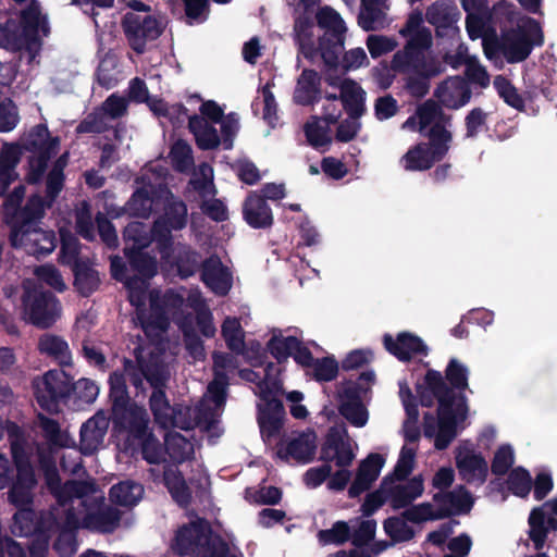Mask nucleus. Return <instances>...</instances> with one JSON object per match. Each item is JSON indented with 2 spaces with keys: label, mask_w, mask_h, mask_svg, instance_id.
<instances>
[{
  "label": "nucleus",
  "mask_w": 557,
  "mask_h": 557,
  "mask_svg": "<svg viewBox=\"0 0 557 557\" xmlns=\"http://www.w3.org/2000/svg\"><path fill=\"white\" fill-rule=\"evenodd\" d=\"M187 221V205L174 198L164 203L163 212L153 221L151 238L163 261L170 262V258L175 252L172 232L184 230Z\"/></svg>",
  "instance_id": "7"
},
{
  "label": "nucleus",
  "mask_w": 557,
  "mask_h": 557,
  "mask_svg": "<svg viewBox=\"0 0 557 557\" xmlns=\"http://www.w3.org/2000/svg\"><path fill=\"white\" fill-rule=\"evenodd\" d=\"M315 20L318 26L324 30L319 37L320 55L327 71H335L345 49L347 27L342 16L331 7L319 9Z\"/></svg>",
  "instance_id": "8"
},
{
  "label": "nucleus",
  "mask_w": 557,
  "mask_h": 557,
  "mask_svg": "<svg viewBox=\"0 0 557 557\" xmlns=\"http://www.w3.org/2000/svg\"><path fill=\"white\" fill-rule=\"evenodd\" d=\"M338 412L356 428H362L368 422V411L362 401L341 403L338 406Z\"/></svg>",
  "instance_id": "64"
},
{
  "label": "nucleus",
  "mask_w": 557,
  "mask_h": 557,
  "mask_svg": "<svg viewBox=\"0 0 557 557\" xmlns=\"http://www.w3.org/2000/svg\"><path fill=\"white\" fill-rule=\"evenodd\" d=\"M153 193L147 187L137 188L126 202L128 213L136 218L148 219L152 212Z\"/></svg>",
  "instance_id": "52"
},
{
  "label": "nucleus",
  "mask_w": 557,
  "mask_h": 557,
  "mask_svg": "<svg viewBox=\"0 0 557 557\" xmlns=\"http://www.w3.org/2000/svg\"><path fill=\"white\" fill-rule=\"evenodd\" d=\"M434 96L445 108L458 110L470 101L472 91L466 79L454 76L440 83Z\"/></svg>",
  "instance_id": "22"
},
{
  "label": "nucleus",
  "mask_w": 557,
  "mask_h": 557,
  "mask_svg": "<svg viewBox=\"0 0 557 557\" xmlns=\"http://www.w3.org/2000/svg\"><path fill=\"white\" fill-rule=\"evenodd\" d=\"M124 286L127 290V300L135 308L136 319L145 315L147 297L149 298V281L139 276H132Z\"/></svg>",
  "instance_id": "46"
},
{
  "label": "nucleus",
  "mask_w": 557,
  "mask_h": 557,
  "mask_svg": "<svg viewBox=\"0 0 557 557\" xmlns=\"http://www.w3.org/2000/svg\"><path fill=\"white\" fill-rule=\"evenodd\" d=\"M221 334L227 348L240 355L245 350V335L239 321L236 318L227 317L221 326Z\"/></svg>",
  "instance_id": "51"
},
{
  "label": "nucleus",
  "mask_w": 557,
  "mask_h": 557,
  "mask_svg": "<svg viewBox=\"0 0 557 557\" xmlns=\"http://www.w3.org/2000/svg\"><path fill=\"white\" fill-rule=\"evenodd\" d=\"M172 265L176 268L177 275L186 280L201 270V255L188 245H178L172 255Z\"/></svg>",
  "instance_id": "43"
},
{
  "label": "nucleus",
  "mask_w": 557,
  "mask_h": 557,
  "mask_svg": "<svg viewBox=\"0 0 557 557\" xmlns=\"http://www.w3.org/2000/svg\"><path fill=\"white\" fill-rule=\"evenodd\" d=\"M422 12L419 10L411 12L399 29V35L409 38L407 42L413 41L416 52L425 53L432 46V34L429 28L422 26Z\"/></svg>",
  "instance_id": "35"
},
{
  "label": "nucleus",
  "mask_w": 557,
  "mask_h": 557,
  "mask_svg": "<svg viewBox=\"0 0 557 557\" xmlns=\"http://www.w3.org/2000/svg\"><path fill=\"white\" fill-rule=\"evenodd\" d=\"M384 532L394 543L410 541L414 536L413 529L407 524V520L401 517H388L383 522Z\"/></svg>",
  "instance_id": "59"
},
{
  "label": "nucleus",
  "mask_w": 557,
  "mask_h": 557,
  "mask_svg": "<svg viewBox=\"0 0 557 557\" xmlns=\"http://www.w3.org/2000/svg\"><path fill=\"white\" fill-rule=\"evenodd\" d=\"M212 534L209 523L199 519L181 527L174 537L172 549L181 556H190L203 546V542L208 540V535Z\"/></svg>",
  "instance_id": "17"
},
{
  "label": "nucleus",
  "mask_w": 557,
  "mask_h": 557,
  "mask_svg": "<svg viewBox=\"0 0 557 557\" xmlns=\"http://www.w3.org/2000/svg\"><path fill=\"white\" fill-rule=\"evenodd\" d=\"M110 128L111 125L108 123V119L97 107L77 124L75 127V134H103Z\"/></svg>",
  "instance_id": "58"
},
{
  "label": "nucleus",
  "mask_w": 557,
  "mask_h": 557,
  "mask_svg": "<svg viewBox=\"0 0 557 557\" xmlns=\"http://www.w3.org/2000/svg\"><path fill=\"white\" fill-rule=\"evenodd\" d=\"M26 188L23 184L7 193L2 206L3 221L10 226V244L13 248H25L29 255H35V244L29 245V235L35 232V194H30L26 205L21 207Z\"/></svg>",
  "instance_id": "5"
},
{
  "label": "nucleus",
  "mask_w": 557,
  "mask_h": 557,
  "mask_svg": "<svg viewBox=\"0 0 557 557\" xmlns=\"http://www.w3.org/2000/svg\"><path fill=\"white\" fill-rule=\"evenodd\" d=\"M432 499L437 505L436 510L444 509L450 512L449 518L469 513L474 503L471 493L463 485L454 491L437 492Z\"/></svg>",
  "instance_id": "31"
},
{
  "label": "nucleus",
  "mask_w": 557,
  "mask_h": 557,
  "mask_svg": "<svg viewBox=\"0 0 557 557\" xmlns=\"http://www.w3.org/2000/svg\"><path fill=\"white\" fill-rule=\"evenodd\" d=\"M385 459L381 454L371 453L360 461L355 479L348 488V496L357 498L371 488L372 484L380 476Z\"/></svg>",
  "instance_id": "20"
},
{
  "label": "nucleus",
  "mask_w": 557,
  "mask_h": 557,
  "mask_svg": "<svg viewBox=\"0 0 557 557\" xmlns=\"http://www.w3.org/2000/svg\"><path fill=\"white\" fill-rule=\"evenodd\" d=\"M297 344L298 338L296 336L273 334L265 344V350L276 360L277 363H283L292 356L294 345Z\"/></svg>",
  "instance_id": "54"
},
{
  "label": "nucleus",
  "mask_w": 557,
  "mask_h": 557,
  "mask_svg": "<svg viewBox=\"0 0 557 557\" xmlns=\"http://www.w3.org/2000/svg\"><path fill=\"white\" fill-rule=\"evenodd\" d=\"M37 426L41 429L42 436L50 447L63 448L69 446V436L61 430L57 420L37 412Z\"/></svg>",
  "instance_id": "48"
},
{
  "label": "nucleus",
  "mask_w": 557,
  "mask_h": 557,
  "mask_svg": "<svg viewBox=\"0 0 557 557\" xmlns=\"http://www.w3.org/2000/svg\"><path fill=\"white\" fill-rule=\"evenodd\" d=\"M244 221L255 230H267L272 227L274 216L272 209L264 197L258 191H249L242 208Z\"/></svg>",
  "instance_id": "23"
},
{
  "label": "nucleus",
  "mask_w": 557,
  "mask_h": 557,
  "mask_svg": "<svg viewBox=\"0 0 557 557\" xmlns=\"http://www.w3.org/2000/svg\"><path fill=\"white\" fill-rule=\"evenodd\" d=\"M109 426V420L102 412L84 422L79 430V451L84 456L94 455L102 444Z\"/></svg>",
  "instance_id": "25"
},
{
  "label": "nucleus",
  "mask_w": 557,
  "mask_h": 557,
  "mask_svg": "<svg viewBox=\"0 0 557 557\" xmlns=\"http://www.w3.org/2000/svg\"><path fill=\"white\" fill-rule=\"evenodd\" d=\"M184 7V21L187 25L205 23L210 14L209 0H182Z\"/></svg>",
  "instance_id": "61"
},
{
  "label": "nucleus",
  "mask_w": 557,
  "mask_h": 557,
  "mask_svg": "<svg viewBox=\"0 0 557 557\" xmlns=\"http://www.w3.org/2000/svg\"><path fill=\"white\" fill-rule=\"evenodd\" d=\"M7 435L13 466L9 458L0 453V490L10 488L8 499L14 507L32 505L35 466L26 451V434L16 422L7 420Z\"/></svg>",
  "instance_id": "3"
},
{
  "label": "nucleus",
  "mask_w": 557,
  "mask_h": 557,
  "mask_svg": "<svg viewBox=\"0 0 557 557\" xmlns=\"http://www.w3.org/2000/svg\"><path fill=\"white\" fill-rule=\"evenodd\" d=\"M317 382H331L338 374V362L334 356L315 358L309 370L306 371Z\"/></svg>",
  "instance_id": "55"
},
{
  "label": "nucleus",
  "mask_w": 557,
  "mask_h": 557,
  "mask_svg": "<svg viewBox=\"0 0 557 557\" xmlns=\"http://www.w3.org/2000/svg\"><path fill=\"white\" fill-rule=\"evenodd\" d=\"M445 376L434 369H428L423 384L417 385L421 405L430 407L432 397L437 400V433L434 447L445 450L456 438L457 426L468 417L469 369L457 358H450L444 371Z\"/></svg>",
  "instance_id": "1"
},
{
  "label": "nucleus",
  "mask_w": 557,
  "mask_h": 557,
  "mask_svg": "<svg viewBox=\"0 0 557 557\" xmlns=\"http://www.w3.org/2000/svg\"><path fill=\"white\" fill-rule=\"evenodd\" d=\"M62 315V305L50 290H42L37 285V329L52 327Z\"/></svg>",
  "instance_id": "36"
},
{
  "label": "nucleus",
  "mask_w": 557,
  "mask_h": 557,
  "mask_svg": "<svg viewBox=\"0 0 557 557\" xmlns=\"http://www.w3.org/2000/svg\"><path fill=\"white\" fill-rule=\"evenodd\" d=\"M392 69L405 74L404 89L416 99L424 98L431 88V79L442 73L441 65L433 58L425 53L414 51V44L406 42L401 50H398L391 61Z\"/></svg>",
  "instance_id": "4"
},
{
  "label": "nucleus",
  "mask_w": 557,
  "mask_h": 557,
  "mask_svg": "<svg viewBox=\"0 0 557 557\" xmlns=\"http://www.w3.org/2000/svg\"><path fill=\"white\" fill-rule=\"evenodd\" d=\"M37 350L54 361L60 368L72 367V351L69 343L60 335L45 333L39 336Z\"/></svg>",
  "instance_id": "33"
},
{
  "label": "nucleus",
  "mask_w": 557,
  "mask_h": 557,
  "mask_svg": "<svg viewBox=\"0 0 557 557\" xmlns=\"http://www.w3.org/2000/svg\"><path fill=\"white\" fill-rule=\"evenodd\" d=\"M37 471L42 473L45 488L59 504L63 497L64 482H62L60 472L57 467L55 458L46 453L37 443Z\"/></svg>",
  "instance_id": "29"
},
{
  "label": "nucleus",
  "mask_w": 557,
  "mask_h": 557,
  "mask_svg": "<svg viewBox=\"0 0 557 557\" xmlns=\"http://www.w3.org/2000/svg\"><path fill=\"white\" fill-rule=\"evenodd\" d=\"M97 492V484L94 479L76 480L70 479L64 482L63 497L59 502V506L65 507L74 498L83 499Z\"/></svg>",
  "instance_id": "50"
},
{
  "label": "nucleus",
  "mask_w": 557,
  "mask_h": 557,
  "mask_svg": "<svg viewBox=\"0 0 557 557\" xmlns=\"http://www.w3.org/2000/svg\"><path fill=\"white\" fill-rule=\"evenodd\" d=\"M27 505L16 507L17 511L13 516V522L10 527L14 536L28 537L27 553L29 557L35 556V509L26 507Z\"/></svg>",
  "instance_id": "40"
},
{
  "label": "nucleus",
  "mask_w": 557,
  "mask_h": 557,
  "mask_svg": "<svg viewBox=\"0 0 557 557\" xmlns=\"http://www.w3.org/2000/svg\"><path fill=\"white\" fill-rule=\"evenodd\" d=\"M321 99V76L313 69H304L298 76L293 101L298 106H313Z\"/></svg>",
  "instance_id": "30"
},
{
  "label": "nucleus",
  "mask_w": 557,
  "mask_h": 557,
  "mask_svg": "<svg viewBox=\"0 0 557 557\" xmlns=\"http://www.w3.org/2000/svg\"><path fill=\"white\" fill-rule=\"evenodd\" d=\"M120 510L109 506L97 511L86 512L82 518V527L101 533H112L120 525Z\"/></svg>",
  "instance_id": "39"
},
{
  "label": "nucleus",
  "mask_w": 557,
  "mask_h": 557,
  "mask_svg": "<svg viewBox=\"0 0 557 557\" xmlns=\"http://www.w3.org/2000/svg\"><path fill=\"white\" fill-rule=\"evenodd\" d=\"M123 238L128 247L147 248L152 240L141 222H131L123 231Z\"/></svg>",
  "instance_id": "63"
},
{
  "label": "nucleus",
  "mask_w": 557,
  "mask_h": 557,
  "mask_svg": "<svg viewBox=\"0 0 557 557\" xmlns=\"http://www.w3.org/2000/svg\"><path fill=\"white\" fill-rule=\"evenodd\" d=\"M121 27L128 47L137 54H144L147 46L156 41L165 28L162 21L154 15L133 12L123 15Z\"/></svg>",
  "instance_id": "13"
},
{
  "label": "nucleus",
  "mask_w": 557,
  "mask_h": 557,
  "mask_svg": "<svg viewBox=\"0 0 557 557\" xmlns=\"http://www.w3.org/2000/svg\"><path fill=\"white\" fill-rule=\"evenodd\" d=\"M151 389L148 404L156 423L165 429L178 426L176 414L180 412V409L170 404L166 396L168 387H154Z\"/></svg>",
  "instance_id": "34"
},
{
  "label": "nucleus",
  "mask_w": 557,
  "mask_h": 557,
  "mask_svg": "<svg viewBox=\"0 0 557 557\" xmlns=\"http://www.w3.org/2000/svg\"><path fill=\"white\" fill-rule=\"evenodd\" d=\"M425 17L435 27L436 36L444 37L454 29L460 12L451 0H438L426 9Z\"/></svg>",
  "instance_id": "27"
},
{
  "label": "nucleus",
  "mask_w": 557,
  "mask_h": 557,
  "mask_svg": "<svg viewBox=\"0 0 557 557\" xmlns=\"http://www.w3.org/2000/svg\"><path fill=\"white\" fill-rule=\"evenodd\" d=\"M127 374L124 369L115 370L110 373L109 400L111 404V420L116 430L122 429L148 416L147 410L143 406H138L132 400L126 384Z\"/></svg>",
  "instance_id": "10"
},
{
  "label": "nucleus",
  "mask_w": 557,
  "mask_h": 557,
  "mask_svg": "<svg viewBox=\"0 0 557 557\" xmlns=\"http://www.w3.org/2000/svg\"><path fill=\"white\" fill-rule=\"evenodd\" d=\"M384 348L399 361L408 362L413 356H426L429 348L421 337L409 332L398 333L396 338L391 334L383 336Z\"/></svg>",
  "instance_id": "19"
},
{
  "label": "nucleus",
  "mask_w": 557,
  "mask_h": 557,
  "mask_svg": "<svg viewBox=\"0 0 557 557\" xmlns=\"http://www.w3.org/2000/svg\"><path fill=\"white\" fill-rule=\"evenodd\" d=\"M73 273L74 286L81 296L89 297L98 289L100 285L98 272L87 261H77L73 265Z\"/></svg>",
  "instance_id": "45"
},
{
  "label": "nucleus",
  "mask_w": 557,
  "mask_h": 557,
  "mask_svg": "<svg viewBox=\"0 0 557 557\" xmlns=\"http://www.w3.org/2000/svg\"><path fill=\"white\" fill-rule=\"evenodd\" d=\"M339 99L350 119L357 120L364 113V90L352 79L341 84Z\"/></svg>",
  "instance_id": "41"
},
{
  "label": "nucleus",
  "mask_w": 557,
  "mask_h": 557,
  "mask_svg": "<svg viewBox=\"0 0 557 557\" xmlns=\"http://www.w3.org/2000/svg\"><path fill=\"white\" fill-rule=\"evenodd\" d=\"M188 129L194 135L197 147L202 150H214L221 145L216 128L198 114L189 116Z\"/></svg>",
  "instance_id": "38"
},
{
  "label": "nucleus",
  "mask_w": 557,
  "mask_h": 557,
  "mask_svg": "<svg viewBox=\"0 0 557 557\" xmlns=\"http://www.w3.org/2000/svg\"><path fill=\"white\" fill-rule=\"evenodd\" d=\"M163 484L168 488L173 500L182 508L191 503V491L187 485L183 473L177 468H165L163 471Z\"/></svg>",
  "instance_id": "42"
},
{
  "label": "nucleus",
  "mask_w": 557,
  "mask_h": 557,
  "mask_svg": "<svg viewBox=\"0 0 557 557\" xmlns=\"http://www.w3.org/2000/svg\"><path fill=\"white\" fill-rule=\"evenodd\" d=\"M99 395V386L94 380L82 377L71 382V399L76 409L91 405Z\"/></svg>",
  "instance_id": "47"
},
{
  "label": "nucleus",
  "mask_w": 557,
  "mask_h": 557,
  "mask_svg": "<svg viewBox=\"0 0 557 557\" xmlns=\"http://www.w3.org/2000/svg\"><path fill=\"white\" fill-rule=\"evenodd\" d=\"M355 459L348 432L345 426H332L329 429L325 440L321 445L319 460L323 463L335 462L339 468L349 467Z\"/></svg>",
  "instance_id": "16"
},
{
  "label": "nucleus",
  "mask_w": 557,
  "mask_h": 557,
  "mask_svg": "<svg viewBox=\"0 0 557 557\" xmlns=\"http://www.w3.org/2000/svg\"><path fill=\"white\" fill-rule=\"evenodd\" d=\"M494 87L497 90L499 97L511 108L523 111L525 103L522 96L518 92L517 88L511 84V82L498 75L494 78Z\"/></svg>",
  "instance_id": "60"
},
{
  "label": "nucleus",
  "mask_w": 557,
  "mask_h": 557,
  "mask_svg": "<svg viewBox=\"0 0 557 557\" xmlns=\"http://www.w3.org/2000/svg\"><path fill=\"white\" fill-rule=\"evenodd\" d=\"M135 359L124 357L122 364L127 379L137 393H145L146 381L151 388L168 387L171 372L161 354L150 351L147 356L140 346L134 348Z\"/></svg>",
  "instance_id": "6"
},
{
  "label": "nucleus",
  "mask_w": 557,
  "mask_h": 557,
  "mask_svg": "<svg viewBox=\"0 0 557 557\" xmlns=\"http://www.w3.org/2000/svg\"><path fill=\"white\" fill-rule=\"evenodd\" d=\"M69 159L70 153L67 151L59 156L46 176V190L44 197L48 198V205L54 203L60 193L64 188V169L69 163Z\"/></svg>",
  "instance_id": "44"
},
{
  "label": "nucleus",
  "mask_w": 557,
  "mask_h": 557,
  "mask_svg": "<svg viewBox=\"0 0 557 557\" xmlns=\"http://www.w3.org/2000/svg\"><path fill=\"white\" fill-rule=\"evenodd\" d=\"M317 450V434L313 430L297 433L295 436H284L275 447V455L285 462L290 460L299 465L313 461Z\"/></svg>",
  "instance_id": "15"
},
{
  "label": "nucleus",
  "mask_w": 557,
  "mask_h": 557,
  "mask_svg": "<svg viewBox=\"0 0 557 557\" xmlns=\"http://www.w3.org/2000/svg\"><path fill=\"white\" fill-rule=\"evenodd\" d=\"M544 35L539 22L529 18L522 25L506 29L494 44L500 47V54L508 63L527 60L535 46H542Z\"/></svg>",
  "instance_id": "9"
},
{
  "label": "nucleus",
  "mask_w": 557,
  "mask_h": 557,
  "mask_svg": "<svg viewBox=\"0 0 557 557\" xmlns=\"http://www.w3.org/2000/svg\"><path fill=\"white\" fill-rule=\"evenodd\" d=\"M145 248L125 246L124 255L127 259L131 276H139L150 281L158 273V262Z\"/></svg>",
  "instance_id": "37"
},
{
  "label": "nucleus",
  "mask_w": 557,
  "mask_h": 557,
  "mask_svg": "<svg viewBox=\"0 0 557 557\" xmlns=\"http://www.w3.org/2000/svg\"><path fill=\"white\" fill-rule=\"evenodd\" d=\"M24 151L30 152L28 156V170L26 181L28 184H35V127L28 131V138L24 144L13 143L4 144L0 149V169L16 171Z\"/></svg>",
  "instance_id": "18"
},
{
  "label": "nucleus",
  "mask_w": 557,
  "mask_h": 557,
  "mask_svg": "<svg viewBox=\"0 0 557 557\" xmlns=\"http://www.w3.org/2000/svg\"><path fill=\"white\" fill-rule=\"evenodd\" d=\"M419 133L428 138L411 146L401 157L400 164L408 172L431 170L448 153L453 134L436 117H446L441 107L433 100H426L417 110Z\"/></svg>",
  "instance_id": "2"
},
{
  "label": "nucleus",
  "mask_w": 557,
  "mask_h": 557,
  "mask_svg": "<svg viewBox=\"0 0 557 557\" xmlns=\"http://www.w3.org/2000/svg\"><path fill=\"white\" fill-rule=\"evenodd\" d=\"M228 376L225 372L215 370L213 380L208 384V394L216 409L225 406L227 398Z\"/></svg>",
  "instance_id": "62"
},
{
  "label": "nucleus",
  "mask_w": 557,
  "mask_h": 557,
  "mask_svg": "<svg viewBox=\"0 0 557 557\" xmlns=\"http://www.w3.org/2000/svg\"><path fill=\"white\" fill-rule=\"evenodd\" d=\"M459 475L467 483L483 484L488 474V465L481 453L471 449L459 450L455 457Z\"/></svg>",
  "instance_id": "26"
},
{
  "label": "nucleus",
  "mask_w": 557,
  "mask_h": 557,
  "mask_svg": "<svg viewBox=\"0 0 557 557\" xmlns=\"http://www.w3.org/2000/svg\"><path fill=\"white\" fill-rule=\"evenodd\" d=\"M183 304L184 297L173 289H166L163 294L158 289L149 290V312L145 308V315L137 319L146 336L168 331L169 313L180 310Z\"/></svg>",
  "instance_id": "12"
},
{
  "label": "nucleus",
  "mask_w": 557,
  "mask_h": 557,
  "mask_svg": "<svg viewBox=\"0 0 557 557\" xmlns=\"http://www.w3.org/2000/svg\"><path fill=\"white\" fill-rule=\"evenodd\" d=\"M533 480L523 467L513 468L507 479V488L515 496L527 498L532 490Z\"/></svg>",
  "instance_id": "57"
},
{
  "label": "nucleus",
  "mask_w": 557,
  "mask_h": 557,
  "mask_svg": "<svg viewBox=\"0 0 557 557\" xmlns=\"http://www.w3.org/2000/svg\"><path fill=\"white\" fill-rule=\"evenodd\" d=\"M285 414L284 405L278 398H272L263 406L258 407L257 420L264 441L280 434L283 429Z\"/></svg>",
  "instance_id": "28"
},
{
  "label": "nucleus",
  "mask_w": 557,
  "mask_h": 557,
  "mask_svg": "<svg viewBox=\"0 0 557 557\" xmlns=\"http://www.w3.org/2000/svg\"><path fill=\"white\" fill-rule=\"evenodd\" d=\"M72 376L63 368L47 371L37 380V404L49 413H59L71 399Z\"/></svg>",
  "instance_id": "14"
},
{
  "label": "nucleus",
  "mask_w": 557,
  "mask_h": 557,
  "mask_svg": "<svg viewBox=\"0 0 557 557\" xmlns=\"http://www.w3.org/2000/svg\"><path fill=\"white\" fill-rule=\"evenodd\" d=\"M141 492V485L132 481H123L111 486L109 498L120 506H134L138 503Z\"/></svg>",
  "instance_id": "49"
},
{
  "label": "nucleus",
  "mask_w": 557,
  "mask_h": 557,
  "mask_svg": "<svg viewBox=\"0 0 557 557\" xmlns=\"http://www.w3.org/2000/svg\"><path fill=\"white\" fill-rule=\"evenodd\" d=\"M449 513L444 509H434L431 503H421L407 508L401 516L409 522L422 523L449 518Z\"/></svg>",
  "instance_id": "53"
},
{
  "label": "nucleus",
  "mask_w": 557,
  "mask_h": 557,
  "mask_svg": "<svg viewBox=\"0 0 557 557\" xmlns=\"http://www.w3.org/2000/svg\"><path fill=\"white\" fill-rule=\"evenodd\" d=\"M122 431L126 432L129 438L138 442L141 447L143 458L148 463H159L161 450L158 440L149 430V416L127 425Z\"/></svg>",
  "instance_id": "24"
},
{
  "label": "nucleus",
  "mask_w": 557,
  "mask_h": 557,
  "mask_svg": "<svg viewBox=\"0 0 557 557\" xmlns=\"http://www.w3.org/2000/svg\"><path fill=\"white\" fill-rule=\"evenodd\" d=\"M200 277L218 296H226L232 288V274L216 255H211L202 261Z\"/></svg>",
  "instance_id": "21"
},
{
  "label": "nucleus",
  "mask_w": 557,
  "mask_h": 557,
  "mask_svg": "<svg viewBox=\"0 0 557 557\" xmlns=\"http://www.w3.org/2000/svg\"><path fill=\"white\" fill-rule=\"evenodd\" d=\"M0 47L11 50H26L29 62L35 60V0H30L18 20L9 18L0 25Z\"/></svg>",
  "instance_id": "11"
},
{
  "label": "nucleus",
  "mask_w": 557,
  "mask_h": 557,
  "mask_svg": "<svg viewBox=\"0 0 557 557\" xmlns=\"http://www.w3.org/2000/svg\"><path fill=\"white\" fill-rule=\"evenodd\" d=\"M375 381V373L372 370L360 373L357 382H349L339 394L341 403L361 401V394L368 392L369 385Z\"/></svg>",
  "instance_id": "56"
},
{
  "label": "nucleus",
  "mask_w": 557,
  "mask_h": 557,
  "mask_svg": "<svg viewBox=\"0 0 557 557\" xmlns=\"http://www.w3.org/2000/svg\"><path fill=\"white\" fill-rule=\"evenodd\" d=\"M529 539L536 550H542L546 544L548 533L557 531L556 516H548L544 507H534L528 519Z\"/></svg>",
  "instance_id": "32"
}]
</instances>
